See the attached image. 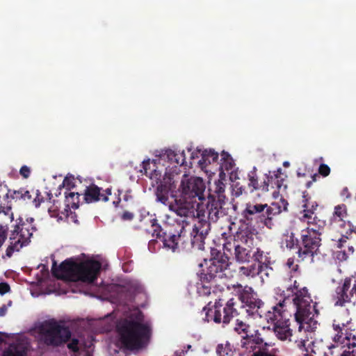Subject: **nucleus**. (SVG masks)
Here are the masks:
<instances>
[{
  "mask_svg": "<svg viewBox=\"0 0 356 356\" xmlns=\"http://www.w3.org/2000/svg\"><path fill=\"white\" fill-rule=\"evenodd\" d=\"M216 353L218 356H233L234 351L230 343H226L225 345L218 344L216 348Z\"/></svg>",
  "mask_w": 356,
  "mask_h": 356,
  "instance_id": "nucleus-35",
  "label": "nucleus"
},
{
  "mask_svg": "<svg viewBox=\"0 0 356 356\" xmlns=\"http://www.w3.org/2000/svg\"><path fill=\"white\" fill-rule=\"evenodd\" d=\"M66 206L76 209L79 206L80 194L78 192H65Z\"/></svg>",
  "mask_w": 356,
  "mask_h": 356,
  "instance_id": "nucleus-31",
  "label": "nucleus"
},
{
  "mask_svg": "<svg viewBox=\"0 0 356 356\" xmlns=\"http://www.w3.org/2000/svg\"><path fill=\"white\" fill-rule=\"evenodd\" d=\"M341 356H356V352L354 350H344L341 353Z\"/></svg>",
  "mask_w": 356,
  "mask_h": 356,
  "instance_id": "nucleus-53",
  "label": "nucleus"
},
{
  "mask_svg": "<svg viewBox=\"0 0 356 356\" xmlns=\"http://www.w3.org/2000/svg\"><path fill=\"white\" fill-rule=\"evenodd\" d=\"M234 237L233 243L250 246L253 244L252 229L248 224L241 225Z\"/></svg>",
  "mask_w": 356,
  "mask_h": 356,
  "instance_id": "nucleus-23",
  "label": "nucleus"
},
{
  "mask_svg": "<svg viewBox=\"0 0 356 356\" xmlns=\"http://www.w3.org/2000/svg\"><path fill=\"white\" fill-rule=\"evenodd\" d=\"M343 343H344V347H347L348 349L356 347V331H348L346 327Z\"/></svg>",
  "mask_w": 356,
  "mask_h": 356,
  "instance_id": "nucleus-33",
  "label": "nucleus"
},
{
  "mask_svg": "<svg viewBox=\"0 0 356 356\" xmlns=\"http://www.w3.org/2000/svg\"><path fill=\"white\" fill-rule=\"evenodd\" d=\"M317 178H319V176L318 174H314V175H311V180L307 181V183L305 184V186L307 188H309L312 184L315 181H316L317 180Z\"/></svg>",
  "mask_w": 356,
  "mask_h": 356,
  "instance_id": "nucleus-51",
  "label": "nucleus"
},
{
  "mask_svg": "<svg viewBox=\"0 0 356 356\" xmlns=\"http://www.w3.org/2000/svg\"><path fill=\"white\" fill-rule=\"evenodd\" d=\"M177 156L175 159L174 164L175 166L179 165L182 166L184 165L186 163V155L184 153V151H182L181 152H177Z\"/></svg>",
  "mask_w": 356,
  "mask_h": 356,
  "instance_id": "nucleus-39",
  "label": "nucleus"
},
{
  "mask_svg": "<svg viewBox=\"0 0 356 356\" xmlns=\"http://www.w3.org/2000/svg\"><path fill=\"white\" fill-rule=\"evenodd\" d=\"M225 185L221 179L215 181L213 188L209 189V194L206 204L207 218L213 222H217L220 217L225 216L223 205L225 203Z\"/></svg>",
  "mask_w": 356,
  "mask_h": 356,
  "instance_id": "nucleus-9",
  "label": "nucleus"
},
{
  "mask_svg": "<svg viewBox=\"0 0 356 356\" xmlns=\"http://www.w3.org/2000/svg\"><path fill=\"white\" fill-rule=\"evenodd\" d=\"M120 202V200L118 202H113V204H115V206H118V203Z\"/></svg>",
  "mask_w": 356,
  "mask_h": 356,
  "instance_id": "nucleus-64",
  "label": "nucleus"
},
{
  "mask_svg": "<svg viewBox=\"0 0 356 356\" xmlns=\"http://www.w3.org/2000/svg\"><path fill=\"white\" fill-rule=\"evenodd\" d=\"M232 156H230V154L227 152H225V151H222V153H221V163L223 162V161H230L231 160Z\"/></svg>",
  "mask_w": 356,
  "mask_h": 356,
  "instance_id": "nucleus-52",
  "label": "nucleus"
},
{
  "mask_svg": "<svg viewBox=\"0 0 356 356\" xmlns=\"http://www.w3.org/2000/svg\"><path fill=\"white\" fill-rule=\"evenodd\" d=\"M286 266L291 270V272L296 273L298 271L299 266L295 264L294 257H290L287 259Z\"/></svg>",
  "mask_w": 356,
  "mask_h": 356,
  "instance_id": "nucleus-40",
  "label": "nucleus"
},
{
  "mask_svg": "<svg viewBox=\"0 0 356 356\" xmlns=\"http://www.w3.org/2000/svg\"><path fill=\"white\" fill-rule=\"evenodd\" d=\"M62 186L66 191L70 192L71 189L75 187V179L73 175H67L63 179Z\"/></svg>",
  "mask_w": 356,
  "mask_h": 356,
  "instance_id": "nucleus-37",
  "label": "nucleus"
},
{
  "mask_svg": "<svg viewBox=\"0 0 356 356\" xmlns=\"http://www.w3.org/2000/svg\"><path fill=\"white\" fill-rule=\"evenodd\" d=\"M181 182V195L174 200V204H170V210L180 217L194 216L196 209H199V200H203L205 184L200 177H188L186 175Z\"/></svg>",
  "mask_w": 356,
  "mask_h": 356,
  "instance_id": "nucleus-3",
  "label": "nucleus"
},
{
  "mask_svg": "<svg viewBox=\"0 0 356 356\" xmlns=\"http://www.w3.org/2000/svg\"><path fill=\"white\" fill-rule=\"evenodd\" d=\"M199 220L193 228L191 236H188L190 240L191 245L193 248L202 249L204 248V241L211 230L210 222L211 220L208 218L209 220L201 218V216H204V213L201 214L202 211L197 210ZM212 222H213L212 221Z\"/></svg>",
  "mask_w": 356,
  "mask_h": 356,
  "instance_id": "nucleus-15",
  "label": "nucleus"
},
{
  "mask_svg": "<svg viewBox=\"0 0 356 356\" xmlns=\"http://www.w3.org/2000/svg\"><path fill=\"white\" fill-rule=\"evenodd\" d=\"M288 205V202L282 197L270 205L248 203L243 212V216L250 224L257 226L263 225L271 229L275 226V218L282 211H287Z\"/></svg>",
  "mask_w": 356,
  "mask_h": 356,
  "instance_id": "nucleus-5",
  "label": "nucleus"
},
{
  "mask_svg": "<svg viewBox=\"0 0 356 356\" xmlns=\"http://www.w3.org/2000/svg\"><path fill=\"white\" fill-rule=\"evenodd\" d=\"M115 345L122 352H135L148 345L152 329L144 322V315L138 310L117 320L115 327Z\"/></svg>",
  "mask_w": 356,
  "mask_h": 356,
  "instance_id": "nucleus-2",
  "label": "nucleus"
},
{
  "mask_svg": "<svg viewBox=\"0 0 356 356\" xmlns=\"http://www.w3.org/2000/svg\"><path fill=\"white\" fill-rule=\"evenodd\" d=\"M233 289L236 292V296L241 302L243 307H247V312H251L253 314L260 309L264 302L258 298L257 293L251 286L245 285L243 286L241 284L233 285Z\"/></svg>",
  "mask_w": 356,
  "mask_h": 356,
  "instance_id": "nucleus-13",
  "label": "nucleus"
},
{
  "mask_svg": "<svg viewBox=\"0 0 356 356\" xmlns=\"http://www.w3.org/2000/svg\"><path fill=\"white\" fill-rule=\"evenodd\" d=\"M355 252V248L353 245L348 246V250H341L337 251L336 253L337 259L340 261H346L350 255H352Z\"/></svg>",
  "mask_w": 356,
  "mask_h": 356,
  "instance_id": "nucleus-36",
  "label": "nucleus"
},
{
  "mask_svg": "<svg viewBox=\"0 0 356 356\" xmlns=\"http://www.w3.org/2000/svg\"><path fill=\"white\" fill-rule=\"evenodd\" d=\"M34 218H29L26 219V222H25V223H29V225H33V222H34Z\"/></svg>",
  "mask_w": 356,
  "mask_h": 356,
  "instance_id": "nucleus-58",
  "label": "nucleus"
},
{
  "mask_svg": "<svg viewBox=\"0 0 356 356\" xmlns=\"http://www.w3.org/2000/svg\"><path fill=\"white\" fill-rule=\"evenodd\" d=\"M19 174L24 179L29 178L31 174L30 168L28 167L27 165L22 166L19 170Z\"/></svg>",
  "mask_w": 356,
  "mask_h": 356,
  "instance_id": "nucleus-46",
  "label": "nucleus"
},
{
  "mask_svg": "<svg viewBox=\"0 0 356 356\" xmlns=\"http://www.w3.org/2000/svg\"><path fill=\"white\" fill-rule=\"evenodd\" d=\"M12 209V204L8 202L6 204H0V213H3L5 215H9Z\"/></svg>",
  "mask_w": 356,
  "mask_h": 356,
  "instance_id": "nucleus-44",
  "label": "nucleus"
},
{
  "mask_svg": "<svg viewBox=\"0 0 356 356\" xmlns=\"http://www.w3.org/2000/svg\"><path fill=\"white\" fill-rule=\"evenodd\" d=\"M101 268V263L96 260L77 263L66 259L58 267L56 261H54L51 271L53 275L58 279L91 284L97 279Z\"/></svg>",
  "mask_w": 356,
  "mask_h": 356,
  "instance_id": "nucleus-4",
  "label": "nucleus"
},
{
  "mask_svg": "<svg viewBox=\"0 0 356 356\" xmlns=\"http://www.w3.org/2000/svg\"><path fill=\"white\" fill-rule=\"evenodd\" d=\"M348 237L347 235H342L339 239L337 243V247L339 249H342L345 246V243L347 242Z\"/></svg>",
  "mask_w": 356,
  "mask_h": 356,
  "instance_id": "nucleus-49",
  "label": "nucleus"
},
{
  "mask_svg": "<svg viewBox=\"0 0 356 356\" xmlns=\"http://www.w3.org/2000/svg\"><path fill=\"white\" fill-rule=\"evenodd\" d=\"M198 153H199L198 152H193V153L191 154V159H195V157H197V156H197Z\"/></svg>",
  "mask_w": 356,
  "mask_h": 356,
  "instance_id": "nucleus-62",
  "label": "nucleus"
},
{
  "mask_svg": "<svg viewBox=\"0 0 356 356\" xmlns=\"http://www.w3.org/2000/svg\"><path fill=\"white\" fill-rule=\"evenodd\" d=\"M111 195V189L105 190V193H101V188L95 184L86 187L84 193V200L86 203H91L102 200L107 202L108 196Z\"/></svg>",
  "mask_w": 356,
  "mask_h": 356,
  "instance_id": "nucleus-21",
  "label": "nucleus"
},
{
  "mask_svg": "<svg viewBox=\"0 0 356 356\" xmlns=\"http://www.w3.org/2000/svg\"><path fill=\"white\" fill-rule=\"evenodd\" d=\"M281 288L283 302L273 307V311L266 314V319L272 325V330L276 336L281 340H286L292 335L288 312L282 310L283 303L289 300L290 297H293L292 300L296 307L295 318L300 325L299 330L302 329L304 324L307 325V330H315L317 325L315 316L318 314L317 302H313L308 289L306 286L300 287L296 280H293V275L284 280Z\"/></svg>",
  "mask_w": 356,
  "mask_h": 356,
  "instance_id": "nucleus-1",
  "label": "nucleus"
},
{
  "mask_svg": "<svg viewBox=\"0 0 356 356\" xmlns=\"http://www.w3.org/2000/svg\"><path fill=\"white\" fill-rule=\"evenodd\" d=\"M301 206L302 210V219L304 220H307V223L316 225V216H313L318 207V204L316 201L314 200L309 193L307 191H303L302 195Z\"/></svg>",
  "mask_w": 356,
  "mask_h": 356,
  "instance_id": "nucleus-18",
  "label": "nucleus"
},
{
  "mask_svg": "<svg viewBox=\"0 0 356 356\" xmlns=\"http://www.w3.org/2000/svg\"><path fill=\"white\" fill-rule=\"evenodd\" d=\"M267 343L264 342L258 330H253V332L241 339V346L248 353L253 352V354L259 350H267L264 348Z\"/></svg>",
  "mask_w": 356,
  "mask_h": 356,
  "instance_id": "nucleus-19",
  "label": "nucleus"
},
{
  "mask_svg": "<svg viewBox=\"0 0 356 356\" xmlns=\"http://www.w3.org/2000/svg\"><path fill=\"white\" fill-rule=\"evenodd\" d=\"M10 289L9 284L6 282L0 283V294L4 295L8 293Z\"/></svg>",
  "mask_w": 356,
  "mask_h": 356,
  "instance_id": "nucleus-50",
  "label": "nucleus"
},
{
  "mask_svg": "<svg viewBox=\"0 0 356 356\" xmlns=\"http://www.w3.org/2000/svg\"><path fill=\"white\" fill-rule=\"evenodd\" d=\"M181 222V229L177 234H175L164 232L158 223V220L156 218H152L150 220L151 230H147V232H151L152 236L161 239L164 247L175 251L179 243L184 248L191 244L188 236L184 235L186 232L185 226L188 225V222L186 219L182 220Z\"/></svg>",
  "mask_w": 356,
  "mask_h": 356,
  "instance_id": "nucleus-8",
  "label": "nucleus"
},
{
  "mask_svg": "<svg viewBox=\"0 0 356 356\" xmlns=\"http://www.w3.org/2000/svg\"><path fill=\"white\" fill-rule=\"evenodd\" d=\"M6 197L7 199L10 197L11 199L16 200H22L24 201H30L32 199V195L31 191L24 188H20L19 190H8L6 195Z\"/></svg>",
  "mask_w": 356,
  "mask_h": 356,
  "instance_id": "nucleus-27",
  "label": "nucleus"
},
{
  "mask_svg": "<svg viewBox=\"0 0 356 356\" xmlns=\"http://www.w3.org/2000/svg\"><path fill=\"white\" fill-rule=\"evenodd\" d=\"M32 193H34L35 195V197L33 199V202L35 207H39L41 203L44 202V197L38 190H36L35 192L32 190Z\"/></svg>",
  "mask_w": 356,
  "mask_h": 356,
  "instance_id": "nucleus-42",
  "label": "nucleus"
},
{
  "mask_svg": "<svg viewBox=\"0 0 356 356\" xmlns=\"http://www.w3.org/2000/svg\"><path fill=\"white\" fill-rule=\"evenodd\" d=\"M333 329L336 332V334L333 337V341L334 344L331 345L329 348H336L339 346L344 348V343H343L344 333L346 331V325L342 323L341 325L339 324L333 323Z\"/></svg>",
  "mask_w": 356,
  "mask_h": 356,
  "instance_id": "nucleus-25",
  "label": "nucleus"
},
{
  "mask_svg": "<svg viewBox=\"0 0 356 356\" xmlns=\"http://www.w3.org/2000/svg\"><path fill=\"white\" fill-rule=\"evenodd\" d=\"M236 305V301L234 298L229 299L225 305L220 299L216 300L213 306L209 302L203 308L205 320L208 322L213 321L216 323H222L223 325H228L233 318L239 314Z\"/></svg>",
  "mask_w": 356,
  "mask_h": 356,
  "instance_id": "nucleus-7",
  "label": "nucleus"
},
{
  "mask_svg": "<svg viewBox=\"0 0 356 356\" xmlns=\"http://www.w3.org/2000/svg\"><path fill=\"white\" fill-rule=\"evenodd\" d=\"M19 220V223L15 225L10 236V243L6 251L8 257H11L15 251H19L23 246L26 245L33 232L36 230L35 226L25 223L21 218Z\"/></svg>",
  "mask_w": 356,
  "mask_h": 356,
  "instance_id": "nucleus-12",
  "label": "nucleus"
},
{
  "mask_svg": "<svg viewBox=\"0 0 356 356\" xmlns=\"http://www.w3.org/2000/svg\"><path fill=\"white\" fill-rule=\"evenodd\" d=\"M38 329L40 341L46 346L53 348L66 343L72 336L67 326L54 318L42 323Z\"/></svg>",
  "mask_w": 356,
  "mask_h": 356,
  "instance_id": "nucleus-6",
  "label": "nucleus"
},
{
  "mask_svg": "<svg viewBox=\"0 0 356 356\" xmlns=\"http://www.w3.org/2000/svg\"><path fill=\"white\" fill-rule=\"evenodd\" d=\"M173 184L172 178H169V181H166V177H164L163 183L157 186L155 193L156 201L168 206L169 208L170 204H174L169 200V193Z\"/></svg>",
  "mask_w": 356,
  "mask_h": 356,
  "instance_id": "nucleus-22",
  "label": "nucleus"
},
{
  "mask_svg": "<svg viewBox=\"0 0 356 356\" xmlns=\"http://www.w3.org/2000/svg\"><path fill=\"white\" fill-rule=\"evenodd\" d=\"M206 273L207 271L202 270L199 275L200 283L197 284V292L200 296H207L211 292H222L225 288H229L224 281L225 277H218L215 280H203L202 277Z\"/></svg>",
  "mask_w": 356,
  "mask_h": 356,
  "instance_id": "nucleus-16",
  "label": "nucleus"
},
{
  "mask_svg": "<svg viewBox=\"0 0 356 356\" xmlns=\"http://www.w3.org/2000/svg\"><path fill=\"white\" fill-rule=\"evenodd\" d=\"M284 243L287 249L291 250L293 249H299L300 241L295 237V234L291 232L285 235Z\"/></svg>",
  "mask_w": 356,
  "mask_h": 356,
  "instance_id": "nucleus-34",
  "label": "nucleus"
},
{
  "mask_svg": "<svg viewBox=\"0 0 356 356\" xmlns=\"http://www.w3.org/2000/svg\"><path fill=\"white\" fill-rule=\"evenodd\" d=\"M209 264L204 270L207 273L202 277L203 280H215L218 277H227L225 271L231 264L227 252H222L215 248H211Z\"/></svg>",
  "mask_w": 356,
  "mask_h": 356,
  "instance_id": "nucleus-11",
  "label": "nucleus"
},
{
  "mask_svg": "<svg viewBox=\"0 0 356 356\" xmlns=\"http://www.w3.org/2000/svg\"><path fill=\"white\" fill-rule=\"evenodd\" d=\"M234 250V255L236 261L239 263L249 262L251 258L252 248L250 245L238 244L237 243L226 242L223 244V250L232 254Z\"/></svg>",
  "mask_w": 356,
  "mask_h": 356,
  "instance_id": "nucleus-17",
  "label": "nucleus"
},
{
  "mask_svg": "<svg viewBox=\"0 0 356 356\" xmlns=\"http://www.w3.org/2000/svg\"><path fill=\"white\" fill-rule=\"evenodd\" d=\"M261 273V266L257 267L256 264H253L249 266H241L238 268V274L241 276L254 277Z\"/></svg>",
  "mask_w": 356,
  "mask_h": 356,
  "instance_id": "nucleus-30",
  "label": "nucleus"
},
{
  "mask_svg": "<svg viewBox=\"0 0 356 356\" xmlns=\"http://www.w3.org/2000/svg\"><path fill=\"white\" fill-rule=\"evenodd\" d=\"M28 346L22 342L11 343L2 356H26Z\"/></svg>",
  "mask_w": 356,
  "mask_h": 356,
  "instance_id": "nucleus-24",
  "label": "nucleus"
},
{
  "mask_svg": "<svg viewBox=\"0 0 356 356\" xmlns=\"http://www.w3.org/2000/svg\"><path fill=\"white\" fill-rule=\"evenodd\" d=\"M134 214L132 212L125 211L121 215V219L124 221H131L134 219Z\"/></svg>",
  "mask_w": 356,
  "mask_h": 356,
  "instance_id": "nucleus-48",
  "label": "nucleus"
},
{
  "mask_svg": "<svg viewBox=\"0 0 356 356\" xmlns=\"http://www.w3.org/2000/svg\"><path fill=\"white\" fill-rule=\"evenodd\" d=\"M252 356H277L273 353L268 351V350H259L255 352Z\"/></svg>",
  "mask_w": 356,
  "mask_h": 356,
  "instance_id": "nucleus-47",
  "label": "nucleus"
},
{
  "mask_svg": "<svg viewBox=\"0 0 356 356\" xmlns=\"http://www.w3.org/2000/svg\"><path fill=\"white\" fill-rule=\"evenodd\" d=\"M234 165V162L232 159L230 161H225L221 163L220 168L222 169H225V170H230L233 168Z\"/></svg>",
  "mask_w": 356,
  "mask_h": 356,
  "instance_id": "nucleus-45",
  "label": "nucleus"
},
{
  "mask_svg": "<svg viewBox=\"0 0 356 356\" xmlns=\"http://www.w3.org/2000/svg\"><path fill=\"white\" fill-rule=\"evenodd\" d=\"M341 196H343V197H346V198H349L350 197V193L348 191V188L347 187H345L342 191H341Z\"/></svg>",
  "mask_w": 356,
  "mask_h": 356,
  "instance_id": "nucleus-55",
  "label": "nucleus"
},
{
  "mask_svg": "<svg viewBox=\"0 0 356 356\" xmlns=\"http://www.w3.org/2000/svg\"><path fill=\"white\" fill-rule=\"evenodd\" d=\"M7 312V307L3 305L0 307V316H3Z\"/></svg>",
  "mask_w": 356,
  "mask_h": 356,
  "instance_id": "nucleus-56",
  "label": "nucleus"
},
{
  "mask_svg": "<svg viewBox=\"0 0 356 356\" xmlns=\"http://www.w3.org/2000/svg\"><path fill=\"white\" fill-rule=\"evenodd\" d=\"M298 346L301 348L302 347H305V341L302 340L298 342Z\"/></svg>",
  "mask_w": 356,
  "mask_h": 356,
  "instance_id": "nucleus-57",
  "label": "nucleus"
},
{
  "mask_svg": "<svg viewBox=\"0 0 356 356\" xmlns=\"http://www.w3.org/2000/svg\"><path fill=\"white\" fill-rule=\"evenodd\" d=\"M177 152L169 149L165 150V153L162 154L161 157L164 160L169 161L171 164H174L175 159L176 156H177Z\"/></svg>",
  "mask_w": 356,
  "mask_h": 356,
  "instance_id": "nucleus-38",
  "label": "nucleus"
},
{
  "mask_svg": "<svg viewBox=\"0 0 356 356\" xmlns=\"http://www.w3.org/2000/svg\"><path fill=\"white\" fill-rule=\"evenodd\" d=\"M184 355V351H176L173 356H183Z\"/></svg>",
  "mask_w": 356,
  "mask_h": 356,
  "instance_id": "nucleus-59",
  "label": "nucleus"
},
{
  "mask_svg": "<svg viewBox=\"0 0 356 356\" xmlns=\"http://www.w3.org/2000/svg\"><path fill=\"white\" fill-rule=\"evenodd\" d=\"M281 168H279L277 171H273V172L269 171L268 174H270L273 176V180L274 179H278L281 175Z\"/></svg>",
  "mask_w": 356,
  "mask_h": 356,
  "instance_id": "nucleus-54",
  "label": "nucleus"
},
{
  "mask_svg": "<svg viewBox=\"0 0 356 356\" xmlns=\"http://www.w3.org/2000/svg\"><path fill=\"white\" fill-rule=\"evenodd\" d=\"M79 341L76 338H73L70 343H67V348L74 353L79 351Z\"/></svg>",
  "mask_w": 356,
  "mask_h": 356,
  "instance_id": "nucleus-41",
  "label": "nucleus"
},
{
  "mask_svg": "<svg viewBox=\"0 0 356 356\" xmlns=\"http://www.w3.org/2000/svg\"><path fill=\"white\" fill-rule=\"evenodd\" d=\"M3 341V339L2 337H1V333L0 332V344L2 343Z\"/></svg>",
  "mask_w": 356,
  "mask_h": 356,
  "instance_id": "nucleus-63",
  "label": "nucleus"
},
{
  "mask_svg": "<svg viewBox=\"0 0 356 356\" xmlns=\"http://www.w3.org/2000/svg\"><path fill=\"white\" fill-rule=\"evenodd\" d=\"M348 216L347 207L344 204H339L334 207V212L331 221L332 222H341V225L345 224L344 219Z\"/></svg>",
  "mask_w": 356,
  "mask_h": 356,
  "instance_id": "nucleus-28",
  "label": "nucleus"
},
{
  "mask_svg": "<svg viewBox=\"0 0 356 356\" xmlns=\"http://www.w3.org/2000/svg\"><path fill=\"white\" fill-rule=\"evenodd\" d=\"M130 198H131V196L130 195H129L128 193H127L124 195L123 199L124 201H128Z\"/></svg>",
  "mask_w": 356,
  "mask_h": 356,
  "instance_id": "nucleus-61",
  "label": "nucleus"
},
{
  "mask_svg": "<svg viewBox=\"0 0 356 356\" xmlns=\"http://www.w3.org/2000/svg\"><path fill=\"white\" fill-rule=\"evenodd\" d=\"M252 257L254 261L257 262V267L261 266V272L263 271L264 268H268V265L270 263L269 258L264 254V252L259 249L253 254Z\"/></svg>",
  "mask_w": 356,
  "mask_h": 356,
  "instance_id": "nucleus-32",
  "label": "nucleus"
},
{
  "mask_svg": "<svg viewBox=\"0 0 356 356\" xmlns=\"http://www.w3.org/2000/svg\"><path fill=\"white\" fill-rule=\"evenodd\" d=\"M349 230L350 233H355L356 234V226L352 225Z\"/></svg>",
  "mask_w": 356,
  "mask_h": 356,
  "instance_id": "nucleus-60",
  "label": "nucleus"
},
{
  "mask_svg": "<svg viewBox=\"0 0 356 356\" xmlns=\"http://www.w3.org/2000/svg\"><path fill=\"white\" fill-rule=\"evenodd\" d=\"M234 330L238 334L241 335L242 339H243L244 337L248 336L253 332V330H251V326L240 318L236 319Z\"/></svg>",
  "mask_w": 356,
  "mask_h": 356,
  "instance_id": "nucleus-29",
  "label": "nucleus"
},
{
  "mask_svg": "<svg viewBox=\"0 0 356 356\" xmlns=\"http://www.w3.org/2000/svg\"><path fill=\"white\" fill-rule=\"evenodd\" d=\"M257 168L253 167L252 170L247 175V190L241 187L236 191V195L238 196L243 193L248 194V191L252 193L256 191L268 192L269 186L273 183V176L270 174H265L262 181H259L257 173Z\"/></svg>",
  "mask_w": 356,
  "mask_h": 356,
  "instance_id": "nucleus-14",
  "label": "nucleus"
},
{
  "mask_svg": "<svg viewBox=\"0 0 356 356\" xmlns=\"http://www.w3.org/2000/svg\"><path fill=\"white\" fill-rule=\"evenodd\" d=\"M218 159V153L213 149H205L202 153V159L198 163L201 168H206L209 164L216 162Z\"/></svg>",
  "mask_w": 356,
  "mask_h": 356,
  "instance_id": "nucleus-26",
  "label": "nucleus"
},
{
  "mask_svg": "<svg viewBox=\"0 0 356 356\" xmlns=\"http://www.w3.org/2000/svg\"><path fill=\"white\" fill-rule=\"evenodd\" d=\"M321 232L319 229L307 227L301 232L300 247L296 252L297 261H303L305 259H313L314 254H317L321 245Z\"/></svg>",
  "mask_w": 356,
  "mask_h": 356,
  "instance_id": "nucleus-10",
  "label": "nucleus"
},
{
  "mask_svg": "<svg viewBox=\"0 0 356 356\" xmlns=\"http://www.w3.org/2000/svg\"><path fill=\"white\" fill-rule=\"evenodd\" d=\"M318 173L323 177H327L330 173V168L327 165L322 163L318 168Z\"/></svg>",
  "mask_w": 356,
  "mask_h": 356,
  "instance_id": "nucleus-43",
  "label": "nucleus"
},
{
  "mask_svg": "<svg viewBox=\"0 0 356 356\" xmlns=\"http://www.w3.org/2000/svg\"><path fill=\"white\" fill-rule=\"evenodd\" d=\"M142 163L143 170L141 172L144 171V174L158 185L163 183L164 177H166V181H169V178H172L171 175L166 172L162 175V170H159L154 160L151 162L148 159L144 160Z\"/></svg>",
  "mask_w": 356,
  "mask_h": 356,
  "instance_id": "nucleus-20",
  "label": "nucleus"
}]
</instances>
